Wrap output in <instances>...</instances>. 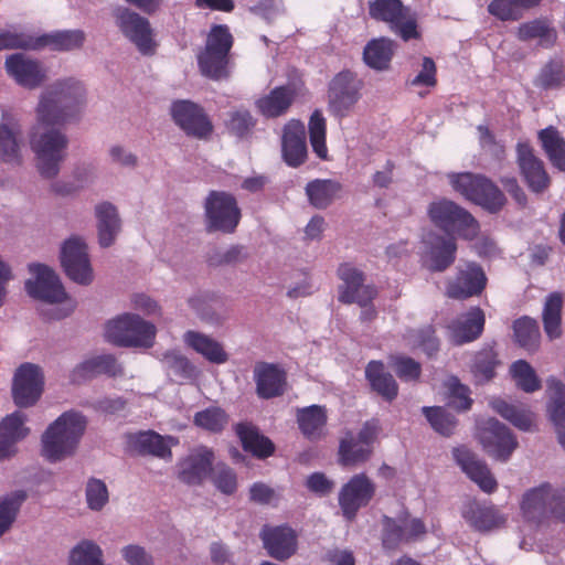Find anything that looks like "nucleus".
<instances>
[{"instance_id":"obj_1","label":"nucleus","mask_w":565,"mask_h":565,"mask_svg":"<svg viewBox=\"0 0 565 565\" xmlns=\"http://www.w3.org/2000/svg\"><path fill=\"white\" fill-rule=\"evenodd\" d=\"M85 96L83 84L73 78L58 81L42 94L36 108L39 122L30 137L42 177L54 178L60 172L68 139L54 127L76 120L84 107Z\"/></svg>"},{"instance_id":"obj_2","label":"nucleus","mask_w":565,"mask_h":565,"mask_svg":"<svg viewBox=\"0 0 565 565\" xmlns=\"http://www.w3.org/2000/svg\"><path fill=\"white\" fill-rule=\"evenodd\" d=\"M87 420L78 412L63 413L44 431L42 436V454L52 462L73 455L85 429Z\"/></svg>"},{"instance_id":"obj_3","label":"nucleus","mask_w":565,"mask_h":565,"mask_svg":"<svg viewBox=\"0 0 565 565\" xmlns=\"http://www.w3.org/2000/svg\"><path fill=\"white\" fill-rule=\"evenodd\" d=\"M448 180L456 192L490 213L500 212L507 204L503 191L483 174L449 173Z\"/></svg>"},{"instance_id":"obj_4","label":"nucleus","mask_w":565,"mask_h":565,"mask_svg":"<svg viewBox=\"0 0 565 565\" xmlns=\"http://www.w3.org/2000/svg\"><path fill=\"white\" fill-rule=\"evenodd\" d=\"M234 38L226 24H215L206 36L204 49L198 54L201 73L211 79L227 76L228 56Z\"/></svg>"},{"instance_id":"obj_5","label":"nucleus","mask_w":565,"mask_h":565,"mask_svg":"<svg viewBox=\"0 0 565 565\" xmlns=\"http://www.w3.org/2000/svg\"><path fill=\"white\" fill-rule=\"evenodd\" d=\"M157 329L137 315L124 313L110 320L105 328L108 342L122 348H151Z\"/></svg>"},{"instance_id":"obj_6","label":"nucleus","mask_w":565,"mask_h":565,"mask_svg":"<svg viewBox=\"0 0 565 565\" xmlns=\"http://www.w3.org/2000/svg\"><path fill=\"white\" fill-rule=\"evenodd\" d=\"M524 518L536 523L554 518L565 522V489L554 490L550 484L526 491L521 502Z\"/></svg>"},{"instance_id":"obj_7","label":"nucleus","mask_w":565,"mask_h":565,"mask_svg":"<svg viewBox=\"0 0 565 565\" xmlns=\"http://www.w3.org/2000/svg\"><path fill=\"white\" fill-rule=\"evenodd\" d=\"M370 17L390 24L403 41L420 39L417 15L401 0H373L369 3Z\"/></svg>"},{"instance_id":"obj_8","label":"nucleus","mask_w":565,"mask_h":565,"mask_svg":"<svg viewBox=\"0 0 565 565\" xmlns=\"http://www.w3.org/2000/svg\"><path fill=\"white\" fill-rule=\"evenodd\" d=\"M428 215L445 232L456 231L466 239H472L478 234V221L470 212L450 200L433 202L428 207Z\"/></svg>"},{"instance_id":"obj_9","label":"nucleus","mask_w":565,"mask_h":565,"mask_svg":"<svg viewBox=\"0 0 565 565\" xmlns=\"http://www.w3.org/2000/svg\"><path fill=\"white\" fill-rule=\"evenodd\" d=\"M363 81L350 71L343 70L335 74L328 85V109L334 117L349 115L361 98Z\"/></svg>"},{"instance_id":"obj_10","label":"nucleus","mask_w":565,"mask_h":565,"mask_svg":"<svg viewBox=\"0 0 565 565\" xmlns=\"http://www.w3.org/2000/svg\"><path fill=\"white\" fill-rule=\"evenodd\" d=\"M173 122L188 136L207 140L214 130L213 122L200 105L190 99H177L170 106Z\"/></svg>"},{"instance_id":"obj_11","label":"nucleus","mask_w":565,"mask_h":565,"mask_svg":"<svg viewBox=\"0 0 565 565\" xmlns=\"http://www.w3.org/2000/svg\"><path fill=\"white\" fill-rule=\"evenodd\" d=\"M204 209L209 231L227 234L235 232L242 214L233 194L224 191H211L205 199Z\"/></svg>"},{"instance_id":"obj_12","label":"nucleus","mask_w":565,"mask_h":565,"mask_svg":"<svg viewBox=\"0 0 565 565\" xmlns=\"http://www.w3.org/2000/svg\"><path fill=\"white\" fill-rule=\"evenodd\" d=\"M477 437L483 450L493 459L505 462L518 447L512 431L495 418H488L478 424Z\"/></svg>"},{"instance_id":"obj_13","label":"nucleus","mask_w":565,"mask_h":565,"mask_svg":"<svg viewBox=\"0 0 565 565\" xmlns=\"http://www.w3.org/2000/svg\"><path fill=\"white\" fill-rule=\"evenodd\" d=\"M115 22L120 32L143 55H152L157 43L149 20L129 8L119 7L114 12Z\"/></svg>"},{"instance_id":"obj_14","label":"nucleus","mask_w":565,"mask_h":565,"mask_svg":"<svg viewBox=\"0 0 565 565\" xmlns=\"http://www.w3.org/2000/svg\"><path fill=\"white\" fill-rule=\"evenodd\" d=\"M337 275L341 280L338 288V300L341 303H358L360 307H365L376 297L375 287L364 285V273L352 264H341L338 267Z\"/></svg>"},{"instance_id":"obj_15","label":"nucleus","mask_w":565,"mask_h":565,"mask_svg":"<svg viewBox=\"0 0 565 565\" xmlns=\"http://www.w3.org/2000/svg\"><path fill=\"white\" fill-rule=\"evenodd\" d=\"M515 162L520 175L529 190L540 194L551 185V178L542 159L535 154L534 148L529 141H519L515 147Z\"/></svg>"},{"instance_id":"obj_16","label":"nucleus","mask_w":565,"mask_h":565,"mask_svg":"<svg viewBox=\"0 0 565 565\" xmlns=\"http://www.w3.org/2000/svg\"><path fill=\"white\" fill-rule=\"evenodd\" d=\"M376 492L375 483L365 475L358 473L344 483L339 493V505L343 516L352 521L361 508L372 501Z\"/></svg>"},{"instance_id":"obj_17","label":"nucleus","mask_w":565,"mask_h":565,"mask_svg":"<svg viewBox=\"0 0 565 565\" xmlns=\"http://www.w3.org/2000/svg\"><path fill=\"white\" fill-rule=\"evenodd\" d=\"M44 376L41 367L33 363L21 364L13 377L12 397L19 407L33 406L41 397Z\"/></svg>"},{"instance_id":"obj_18","label":"nucleus","mask_w":565,"mask_h":565,"mask_svg":"<svg viewBox=\"0 0 565 565\" xmlns=\"http://www.w3.org/2000/svg\"><path fill=\"white\" fill-rule=\"evenodd\" d=\"M29 271L35 279L25 281L28 295L49 303H58L67 298L64 287L53 269L43 264H30Z\"/></svg>"},{"instance_id":"obj_19","label":"nucleus","mask_w":565,"mask_h":565,"mask_svg":"<svg viewBox=\"0 0 565 565\" xmlns=\"http://www.w3.org/2000/svg\"><path fill=\"white\" fill-rule=\"evenodd\" d=\"M61 264L70 279L79 285H89L93 281L87 246L78 237L68 238L61 249Z\"/></svg>"},{"instance_id":"obj_20","label":"nucleus","mask_w":565,"mask_h":565,"mask_svg":"<svg viewBox=\"0 0 565 565\" xmlns=\"http://www.w3.org/2000/svg\"><path fill=\"white\" fill-rule=\"evenodd\" d=\"M487 276L480 265L468 263L458 268L456 277L448 282L446 296L450 299L465 300L481 295L487 286Z\"/></svg>"},{"instance_id":"obj_21","label":"nucleus","mask_w":565,"mask_h":565,"mask_svg":"<svg viewBox=\"0 0 565 565\" xmlns=\"http://www.w3.org/2000/svg\"><path fill=\"white\" fill-rule=\"evenodd\" d=\"M6 70L19 85L30 89L39 87L46 78L41 63L22 53L9 55L6 58Z\"/></svg>"},{"instance_id":"obj_22","label":"nucleus","mask_w":565,"mask_h":565,"mask_svg":"<svg viewBox=\"0 0 565 565\" xmlns=\"http://www.w3.org/2000/svg\"><path fill=\"white\" fill-rule=\"evenodd\" d=\"M260 539L268 554L275 559L286 561L297 551V535L291 527L286 525H265L262 529Z\"/></svg>"},{"instance_id":"obj_23","label":"nucleus","mask_w":565,"mask_h":565,"mask_svg":"<svg viewBox=\"0 0 565 565\" xmlns=\"http://www.w3.org/2000/svg\"><path fill=\"white\" fill-rule=\"evenodd\" d=\"M452 454L462 471L476 482L482 491L492 493L497 490L498 482L484 461L478 459L477 456L466 447L455 448Z\"/></svg>"},{"instance_id":"obj_24","label":"nucleus","mask_w":565,"mask_h":565,"mask_svg":"<svg viewBox=\"0 0 565 565\" xmlns=\"http://www.w3.org/2000/svg\"><path fill=\"white\" fill-rule=\"evenodd\" d=\"M281 151L285 162L298 168L307 159V143L305 126L299 120H290L284 127Z\"/></svg>"},{"instance_id":"obj_25","label":"nucleus","mask_w":565,"mask_h":565,"mask_svg":"<svg viewBox=\"0 0 565 565\" xmlns=\"http://www.w3.org/2000/svg\"><path fill=\"white\" fill-rule=\"evenodd\" d=\"M484 324L486 316L483 310L478 306L471 307L465 315L450 323V341L455 345L472 342L481 337Z\"/></svg>"},{"instance_id":"obj_26","label":"nucleus","mask_w":565,"mask_h":565,"mask_svg":"<svg viewBox=\"0 0 565 565\" xmlns=\"http://www.w3.org/2000/svg\"><path fill=\"white\" fill-rule=\"evenodd\" d=\"M258 397L270 399L281 396L286 387V373L275 364L260 362L254 367Z\"/></svg>"},{"instance_id":"obj_27","label":"nucleus","mask_w":565,"mask_h":565,"mask_svg":"<svg viewBox=\"0 0 565 565\" xmlns=\"http://www.w3.org/2000/svg\"><path fill=\"white\" fill-rule=\"evenodd\" d=\"M214 454L207 448L189 455L179 463L178 478L186 484H200L212 471Z\"/></svg>"},{"instance_id":"obj_28","label":"nucleus","mask_w":565,"mask_h":565,"mask_svg":"<svg viewBox=\"0 0 565 565\" xmlns=\"http://www.w3.org/2000/svg\"><path fill=\"white\" fill-rule=\"evenodd\" d=\"M462 518L478 532H490L499 529L507 521L494 505L478 501H471L465 507Z\"/></svg>"},{"instance_id":"obj_29","label":"nucleus","mask_w":565,"mask_h":565,"mask_svg":"<svg viewBox=\"0 0 565 565\" xmlns=\"http://www.w3.org/2000/svg\"><path fill=\"white\" fill-rule=\"evenodd\" d=\"M26 416L17 411L0 423V460L17 452L15 444L28 436L29 428L24 426Z\"/></svg>"},{"instance_id":"obj_30","label":"nucleus","mask_w":565,"mask_h":565,"mask_svg":"<svg viewBox=\"0 0 565 565\" xmlns=\"http://www.w3.org/2000/svg\"><path fill=\"white\" fill-rule=\"evenodd\" d=\"M296 98L295 89L289 85L273 88L268 94L255 102V107L266 118H277L285 115Z\"/></svg>"},{"instance_id":"obj_31","label":"nucleus","mask_w":565,"mask_h":565,"mask_svg":"<svg viewBox=\"0 0 565 565\" xmlns=\"http://www.w3.org/2000/svg\"><path fill=\"white\" fill-rule=\"evenodd\" d=\"M235 433L242 443L243 449L253 456L266 459L275 452L274 443L268 437L262 435L255 425L238 423L235 427Z\"/></svg>"},{"instance_id":"obj_32","label":"nucleus","mask_w":565,"mask_h":565,"mask_svg":"<svg viewBox=\"0 0 565 565\" xmlns=\"http://www.w3.org/2000/svg\"><path fill=\"white\" fill-rule=\"evenodd\" d=\"M365 377L372 391L377 393L384 401L392 402L398 395V384L394 376L385 371L382 361H370L365 367Z\"/></svg>"},{"instance_id":"obj_33","label":"nucleus","mask_w":565,"mask_h":565,"mask_svg":"<svg viewBox=\"0 0 565 565\" xmlns=\"http://www.w3.org/2000/svg\"><path fill=\"white\" fill-rule=\"evenodd\" d=\"M99 374L116 377L122 374V367L114 355H99L77 365L72 372V381L78 382Z\"/></svg>"},{"instance_id":"obj_34","label":"nucleus","mask_w":565,"mask_h":565,"mask_svg":"<svg viewBox=\"0 0 565 565\" xmlns=\"http://www.w3.org/2000/svg\"><path fill=\"white\" fill-rule=\"evenodd\" d=\"M85 41V34L81 30L56 31L41 36H32L31 50H40L50 46L56 51H71L79 49Z\"/></svg>"},{"instance_id":"obj_35","label":"nucleus","mask_w":565,"mask_h":565,"mask_svg":"<svg viewBox=\"0 0 565 565\" xmlns=\"http://www.w3.org/2000/svg\"><path fill=\"white\" fill-rule=\"evenodd\" d=\"M97 217L98 242L102 247H109L114 244L120 231V218L115 205L103 202L95 209Z\"/></svg>"},{"instance_id":"obj_36","label":"nucleus","mask_w":565,"mask_h":565,"mask_svg":"<svg viewBox=\"0 0 565 565\" xmlns=\"http://www.w3.org/2000/svg\"><path fill=\"white\" fill-rule=\"evenodd\" d=\"M341 193L342 184L331 179H315L306 185L309 203L319 210L330 206L334 200L341 198Z\"/></svg>"},{"instance_id":"obj_37","label":"nucleus","mask_w":565,"mask_h":565,"mask_svg":"<svg viewBox=\"0 0 565 565\" xmlns=\"http://www.w3.org/2000/svg\"><path fill=\"white\" fill-rule=\"evenodd\" d=\"M548 390L553 392L547 412L550 419L555 426L558 443L565 449V387L557 379L547 381Z\"/></svg>"},{"instance_id":"obj_38","label":"nucleus","mask_w":565,"mask_h":565,"mask_svg":"<svg viewBox=\"0 0 565 565\" xmlns=\"http://www.w3.org/2000/svg\"><path fill=\"white\" fill-rule=\"evenodd\" d=\"M537 139L552 166L565 172V138L558 129L554 126L541 129Z\"/></svg>"},{"instance_id":"obj_39","label":"nucleus","mask_w":565,"mask_h":565,"mask_svg":"<svg viewBox=\"0 0 565 565\" xmlns=\"http://www.w3.org/2000/svg\"><path fill=\"white\" fill-rule=\"evenodd\" d=\"M184 342L211 363L224 364L228 360L223 345L203 333L188 331L184 334Z\"/></svg>"},{"instance_id":"obj_40","label":"nucleus","mask_w":565,"mask_h":565,"mask_svg":"<svg viewBox=\"0 0 565 565\" xmlns=\"http://www.w3.org/2000/svg\"><path fill=\"white\" fill-rule=\"evenodd\" d=\"M129 447L139 455H152L170 459L172 452L163 437L154 431H140L129 436Z\"/></svg>"},{"instance_id":"obj_41","label":"nucleus","mask_w":565,"mask_h":565,"mask_svg":"<svg viewBox=\"0 0 565 565\" xmlns=\"http://www.w3.org/2000/svg\"><path fill=\"white\" fill-rule=\"evenodd\" d=\"M395 42L388 38L373 39L363 50V61L376 71H384L390 67L394 55Z\"/></svg>"},{"instance_id":"obj_42","label":"nucleus","mask_w":565,"mask_h":565,"mask_svg":"<svg viewBox=\"0 0 565 565\" xmlns=\"http://www.w3.org/2000/svg\"><path fill=\"white\" fill-rule=\"evenodd\" d=\"M518 39L521 41H530L539 39L542 47L550 49L557 41V32L545 18L534 19L521 23L518 28Z\"/></svg>"},{"instance_id":"obj_43","label":"nucleus","mask_w":565,"mask_h":565,"mask_svg":"<svg viewBox=\"0 0 565 565\" xmlns=\"http://www.w3.org/2000/svg\"><path fill=\"white\" fill-rule=\"evenodd\" d=\"M542 0H492L488 4V12L500 21H518L523 11L541 4Z\"/></svg>"},{"instance_id":"obj_44","label":"nucleus","mask_w":565,"mask_h":565,"mask_svg":"<svg viewBox=\"0 0 565 565\" xmlns=\"http://www.w3.org/2000/svg\"><path fill=\"white\" fill-rule=\"evenodd\" d=\"M338 454L339 462L343 467H353L366 462L373 454V448L356 441L355 436L348 431L340 440Z\"/></svg>"},{"instance_id":"obj_45","label":"nucleus","mask_w":565,"mask_h":565,"mask_svg":"<svg viewBox=\"0 0 565 565\" xmlns=\"http://www.w3.org/2000/svg\"><path fill=\"white\" fill-rule=\"evenodd\" d=\"M492 409L520 430L530 431L535 426L534 414L523 406L509 404L504 399L491 401Z\"/></svg>"},{"instance_id":"obj_46","label":"nucleus","mask_w":565,"mask_h":565,"mask_svg":"<svg viewBox=\"0 0 565 565\" xmlns=\"http://www.w3.org/2000/svg\"><path fill=\"white\" fill-rule=\"evenodd\" d=\"M299 429L308 439H318L327 424V412L323 406L311 405L297 412Z\"/></svg>"},{"instance_id":"obj_47","label":"nucleus","mask_w":565,"mask_h":565,"mask_svg":"<svg viewBox=\"0 0 565 565\" xmlns=\"http://www.w3.org/2000/svg\"><path fill=\"white\" fill-rule=\"evenodd\" d=\"M563 297L559 292H551L545 300L542 320L544 331L550 340L562 335Z\"/></svg>"},{"instance_id":"obj_48","label":"nucleus","mask_w":565,"mask_h":565,"mask_svg":"<svg viewBox=\"0 0 565 565\" xmlns=\"http://www.w3.org/2000/svg\"><path fill=\"white\" fill-rule=\"evenodd\" d=\"M500 364L498 353L491 345H484L473 354L470 371L477 383L492 380L495 375V367Z\"/></svg>"},{"instance_id":"obj_49","label":"nucleus","mask_w":565,"mask_h":565,"mask_svg":"<svg viewBox=\"0 0 565 565\" xmlns=\"http://www.w3.org/2000/svg\"><path fill=\"white\" fill-rule=\"evenodd\" d=\"M457 244L454 237H436L430 247V265L431 271H444L450 267L456 259Z\"/></svg>"},{"instance_id":"obj_50","label":"nucleus","mask_w":565,"mask_h":565,"mask_svg":"<svg viewBox=\"0 0 565 565\" xmlns=\"http://www.w3.org/2000/svg\"><path fill=\"white\" fill-rule=\"evenodd\" d=\"M513 334L515 342L529 352H534L540 347L541 331L535 319L527 316L521 317L513 322Z\"/></svg>"},{"instance_id":"obj_51","label":"nucleus","mask_w":565,"mask_h":565,"mask_svg":"<svg viewBox=\"0 0 565 565\" xmlns=\"http://www.w3.org/2000/svg\"><path fill=\"white\" fill-rule=\"evenodd\" d=\"M309 138L313 152L322 160L328 159V148L326 145L327 122L322 113L316 109L308 124Z\"/></svg>"},{"instance_id":"obj_52","label":"nucleus","mask_w":565,"mask_h":565,"mask_svg":"<svg viewBox=\"0 0 565 565\" xmlns=\"http://www.w3.org/2000/svg\"><path fill=\"white\" fill-rule=\"evenodd\" d=\"M25 499L26 493L23 490L0 498V536L10 529Z\"/></svg>"},{"instance_id":"obj_53","label":"nucleus","mask_w":565,"mask_h":565,"mask_svg":"<svg viewBox=\"0 0 565 565\" xmlns=\"http://www.w3.org/2000/svg\"><path fill=\"white\" fill-rule=\"evenodd\" d=\"M510 373L516 386L525 393H533L541 388V381L534 369L525 360H518L512 363Z\"/></svg>"},{"instance_id":"obj_54","label":"nucleus","mask_w":565,"mask_h":565,"mask_svg":"<svg viewBox=\"0 0 565 565\" xmlns=\"http://www.w3.org/2000/svg\"><path fill=\"white\" fill-rule=\"evenodd\" d=\"M422 411L435 431L446 437L454 434L457 419L444 407L424 406Z\"/></svg>"},{"instance_id":"obj_55","label":"nucleus","mask_w":565,"mask_h":565,"mask_svg":"<svg viewBox=\"0 0 565 565\" xmlns=\"http://www.w3.org/2000/svg\"><path fill=\"white\" fill-rule=\"evenodd\" d=\"M194 424L211 433H221L228 424V415L223 408L211 406L194 415Z\"/></svg>"},{"instance_id":"obj_56","label":"nucleus","mask_w":565,"mask_h":565,"mask_svg":"<svg viewBox=\"0 0 565 565\" xmlns=\"http://www.w3.org/2000/svg\"><path fill=\"white\" fill-rule=\"evenodd\" d=\"M408 543L403 521L390 516L383 518L382 545L385 550H396L401 544Z\"/></svg>"},{"instance_id":"obj_57","label":"nucleus","mask_w":565,"mask_h":565,"mask_svg":"<svg viewBox=\"0 0 565 565\" xmlns=\"http://www.w3.org/2000/svg\"><path fill=\"white\" fill-rule=\"evenodd\" d=\"M0 159L7 163H20V147L17 132L0 124Z\"/></svg>"},{"instance_id":"obj_58","label":"nucleus","mask_w":565,"mask_h":565,"mask_svg":"<svg viewBox=\"0 0 565 565\" xmlns=\"http://www.w3.org/2000/svg\"><path fill=\"white\" fill-rule=\"evenodd\" d=\"M225 125L230 134L238 138H245L253 131L256 119L252 116L249 110L238 109L230 113Z\"/></svg>"},{"instance_id":"obj_59","label":"nucleus","mask_w":565,"mask_h":565,"mask_svg":"<svg viewBox=\"0 0 565 565\" xmlns=\"http://www.w3.org/2000/svg\"><path fill=\"white\" fill-rule=\"evenodd\" d=\"M212 481L217 490L224 494H233L237 489L235 471L225 463H217L211 471Z\"/></svg>"},{"instance_id":"obj_60","label":"nucleus","mask_w":565,"mask_h":565,"mask_svg":"<svg viewBox=\"0 0 565 565\" xmlns=\"http://www.w3.org/2000/svg\"><path fill=\"white\" fill-rule=\"evenodd\" d=\"M85 494L87 505L93 511H100L109 499L106 483L96 478H90L87 481Z\"/></svg>"},{"instance_id":"obj_61","label":"nucleus","mask_w":565,"mask_h":565,"mask_svg":"<svg viewBox=\"0 0 565 565\" xmlns=\"http://www.w3.org/2000/svg\"><path fill=\"white\" fill-rule=\"evenodd\" d=\"M391 366L402 381H417L422 374V365L414 359L405 355L391 358Z\"/></svg>"},{"instance_id":"obj_62","label":"nucleus","mask_w":565,"mask_h":565,"mask_svg":"<svg viewBox=\"0 0 565 565\" xmlns=\"http://www.w3.org/2000/svg\"><path fill=\"white\" fill-rule=\"evenodd\" d=\"M32 35L24 32H13L0 29V51L31 50Z\"/></svg>"},{"instance_id":"obj_63","label":"nucleus","mask_w":565,"mask_h":565,"mask_svg":"<svg viewBox=\"0 0 565 565\" xmlns=\"http://www.w3.org/2000/svg\"><path fill=\"white\" fill-rule=\"evenodd\" d=\"M449 396L451 404L458 411H468L471 408L472 399L470 397V388L461 384L456 377L450 380Z\"/></svg>"},{"instance_id":"obj_64","label":"nucleus","mask_w":565,"mask_h":565,"mask_svg":"<svg viewBox=\"0 0 565 565\" xmlns=\"http://www.w3.org/2000/svg\"><path fill=\"white\" fill-rule=\"evenodd\" d=\"M564 81V67L561 62L552 61L547 63L540 74L541 86L546 89L557 87Z\"/></svg>"}]
</instances>
